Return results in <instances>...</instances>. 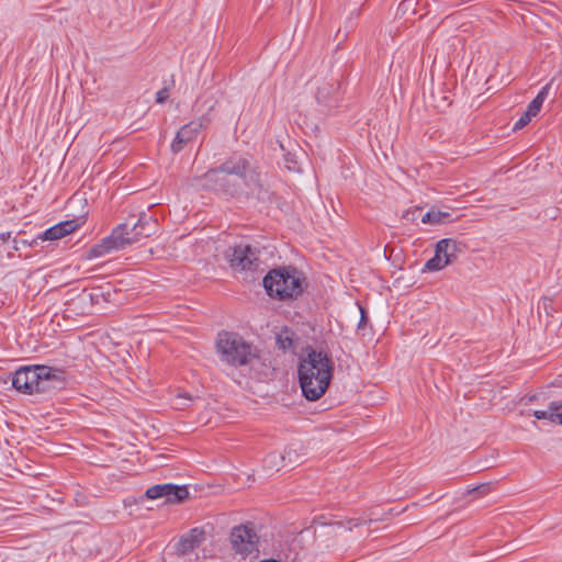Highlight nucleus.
<instances>
[{
  "label": "nucleus",
  "instance_id": "1",
  "mask_svg": "<svg viewBox=\"0 0 562 562\" xmlns=\"http://www.w3.org/2000/svg\"><path fill=\"white\" fill-rule=\"evenodd\" d=\"M299 382L308 401L321 398L333 378L334 362L328 353L307 348L299 364Z\"/></svg>",
  "mask_w": 562,
  "mask_h": 562
},
{
  "label": "nucleus",
  "instance_id": "2",
  "mask_svg": "<svg viewBox=\"0 0 562 562\" xmlns=\"http://www.w3.org/2000/svg\"><path fill=\"white\" fill-rule=\"evenodd\" d=\"M143 226L144 220L142 216L131 228L128 223L117 225L109 236L104 237L99 244L90 248L87 254V258L94 259L104 257L113 251L121 250L126 246L136 243L142 236H148L149 234H143L137 231L138 227L143 228Z\"/></svg>",
  "mask_w": 562,
  "mask_h": 562
},
{
  "label": "nucleus",
  "instance_id": "3",
  "mask_svg": "<svg viewBox=\"0 0 562 562\" xmlns=\"http://www.w3.org/2000/svg\"><path fill=\"white\" fill-rule=\"evenodd\" d=\"M216 349L223 362L246 366L256 357L252 346L235 333L222 331L217 336Z\"/></svg>",
  "mask_w": 562,
  "mask_h": 562
},
{
  "label": "nucleus",
  "instance_id": "4",
  "mask_svg": "<svg viewBox=\"0 0 562 562\" xmlns=\"http://www.w3.org/2000/svg\"><path fill=\"white\" fill-rule=\"evenodd\" d=\"M122 283H100L91 286L90 289H85L82 292V300L88 297L93 304H122L130 301L133 293H131L132 289L127 286H119ZM124 284L128 285V283Z\"/></svg>",
  "mask_w": 562,
  "mask_h": 562
},
{
  "label": "nucleus",
  "instance_id": "5",
  "mask_svg": "<svg viewBox=\"0 0 562 562\" xmlns=\"http://www.w3.org/2000/svg\"><path fill=\"white\" fill-rule=\"evenodd\" d=\"M225 259L229 263V267L237 272L262 270L260 268L259 250L248 244L241 243L228 247L225 251Z\"/></svg>",
  "mask_w": 562,
  "mask_h": 562
},
{
  "label": "nucleus",
  "instance_id": "6",
  "mask_svg": "<svg viewBox=\"0 0 562 562\" xmlns=\"http://www.w3.org/2000/svg\"><path fill=\"white\" fill-rule=\"evenodd\" d=\"M221 171L227 179L235 176L239 180V184L250 187L257 184L258 176L252 169L251 162L248 158L243 156H233L227 159L222 166Z\"/></svg>",
  "mask_w": 562,
  "mask_h": 562
},
{
  "label": "nucleus",
  "instance_id": "7",
  "mask_svg": "<svg viewBox=\"0 0 562 562\" xmlns=\"http://www.w3.org/2000/svg\"><path fill=\"white\" fill-rule=\"evenodd\" d=\"M231 543L236 553L247 557L258 551V536L248 526H237L232 529Z\"/></svg>",
  "mask_w": 562,
  "mask_h": 562
},
{
  "label": "nucleus",
  "instance_id": "8",
  "mask_svg": "<svg viewBox=\"0 0 562 562\" xmlns=\"http://www.w3.org/2000/svg\"><path fill=\"white\" fill-rule=\"evenodd\" d=\"M228 179L221 171V167L218 169H211L205 172L202 177H195L191 179L190 186L201 189L207 190H224L231 194H234L236 190H229L226 188V183Z\"/></svg>",
  "mask_w": 562,
  "mask_h": 562
},
{
  "label": "nucleus",
  "instance_id": "9",
  "mask_svg": "<svg viewBox=\"0 0 562 562\" xmlns=\"http://www.w3.org/2000/svg\"><path fill=\"white\" fill-rule=\"evenodd\" d=\"M35 371L32 367H25L18 370L13 376V386L23 393L34 394L45 391L44 385H40V381L36 380Z\"/></svg>",
  "mask_w": 562,
  "mask_h": 562
},
{
  "label": "nucleus",
  "instance_id": "10",
  "mask_svg": "<svg viewBox=\"0 0 562 562\" xmlns=\"http://www.w3.org/2000/svg\"><path fill=\"white\" fill-rule=\"evenodd\" d=\"M189 495L187 487L171 484L155 485L146 491V496L151 499L166 498V503H180Z\"/></svg>",
  "mask_w": 562,
  "mask_h": 562
},
{
  "label": "nucleus",
  "instance_id": "11",
  "mask_svg": "<svg viewBox=\"0 0 562 562\" xmlns=\"http://www.w3.org/2000/svg\"><path fill=\"white\" fill-rule=\"evenodd\" d=\"M204 125V119L202 117L191 121L188 124L183 125L178 131L173 142L171 143V150L173 153L181 151L188 143H190L196 137V135L202 131Z\"/></svg>",
  "mask_w": 562,
  "mask_h": 562
},
{
  "label": "nucleus",
  "instance_id": "12",
  "mask_svg": "<svg viewBox=\"0 0 562 562\" xmlns=\"http://www.w3.org/2000/svg\"><path fill=\"white\" fill-rule=\"evenodd\" d=\"M267 294L280 301L297 297L303 291V283H262Z\"/></svg>",
  "mask_w": 562,
  "mask_h": 562
},
{
  "label": "nucleus",
  "instance_id": "13",
  "mask_svg": "<svg viewBox=\"0 0 562 562\" xmlns=\"http://www.w3.org/2000/svg\"><path fill=\"white\" fill-rule=\"evenodd\" d=\"M85 223L83 218H72L68 221L60 222L50 228L46 229L42 235L37 238L41 240H57L60 239L71 233H74L77 228H79Z\"/></svg>",
  "mask_w": 562,
  "mask_h": 562
},
{
  "label": "nucleus",
  "instance_id": "14",
  "mask_svg": "<svg viewBox=\"0 0 562 562\" xmlns=\"http://www.w3.org/2000/svg\"><path fill=\"white\" fill-rule=\"evenodd\" d=\"M552 81L553 80H551L549 83H547L540 90V92L537 94V97L529 103L526 112L515 123V125H514V130L515 131L524 128L531 121L532 117L538 115V113L540 112L541 106H542L546 98L549 94V90H550V87L552 85Z\"/></svg>",
  "mask_w": 562,
  "mask_h": 562
},
{
  "label": "nucleus",
  "instance_id": "15",
  "mask_svg": "<svg viewBox=\"0 0 562 562\" xmlns=\"http://www.w3.org/2000/svg\"><path fill=\"white\" fill-rule=\"evenodd\" d=\"M307 277L293 266H281L271 269L261 281H305Z\"/></svg>",
  "mask_w": 562,
  "mask_h": 562
},
{
  "label": "nucleus",
  "instance_id": "16",
  "mask_svg": "<svg viewBox=\"0 0 562 562\" xmlns=\"http://www.w3.org/2000/svg\"><path fill=\"white\" fill-rule=\"evenodd\" d=\"M436 247L437 252L442 254L450 265L457 259L459 254L464 251L465 244L453 238H443L437 243Z\"/></svg>",
  "mask_w": 562,
  "mask_h": 562
},
{
  "label": "nucleus",
  "instance_id": "17",
  "mask_svg": "<svg viewBox=\"0 0 562 562\" xmlns=\"http://www.w3.org/2000/svg\"><path fill=\"white\" fill-rule=\"evenodd\" d=\"M204 540V530L200 528L191 529L187 535H184L179 543L178 551L181 554H187L192 552L195 548H198L202 541Z\"/></svg>",
  "mask_w": 562,
  "mask_h": 562
},
{
  "label": "nucleus",
  "instance_id": "18",
  "mask_svg": "<svg viewBox=\"0 0 562 562\" xmlns=\"http://www.w3.org/2000/svg\"><path fill=\"white\" fill-rule=\"evenodd\" d=\"M450 217V213L442 212L439 210H430L429 212L422 215L420 221L424 224L440 225L446 223Z\"/></svg>",
  "mask_w": 562,
  "mask_h": 562
},
{
  "label": "nucleus",
  "instance_id": "19",
  "mask_svg": "<svg viewBox=\"0 0 562 562\" xmlns=\"http://www.w3.org/2000/svg\"><path fill=\"white\" fill-rule=\"evenodd\" d=\"M32 368L33 371H35L34 374L36 380L40 381V385H44V387L46 389L47 382L54 376L53 369L45 366H35Z\"/></svg>",
  "mask_w": 562,
  "mask_h": 562
},
{
  "label": "nucleus",
  "instance_id": "20",
  "mask_svg": "<svg viewBox=\"0 0 562 562\" xmlns=\"http://www.w3.org/2000/svg\"><path fill=\"white\" fill-rule=\"evenodd\" d=\"M448 265L449 263H448L447 259H445L442 254L437 252V249H436L435 256L426 262L425 269L438 271V270L443 269Z\"/></svg>",
  "mask_w": 562,
  "mask_h": 562
},
{
  "label": "nucleus",
  "instance_id": "21",
  "mask_svg": "<svg viewBox=\"0 0 562 562\" xmlns=\"http://www.w3.org/2000/svg\"><path fill=\"white\" fill-rule=\"evenodd\" d=\"M335 92L336 88L334 85L325 83L317 89L316 99L319 103L327 104Z\"/></svg>",
  "mask_w": 562,
  "mask_h": 562
},
{
  "label": "nucleus",
  "instance_id": "22",
  "mask_svg": "<svg viewBox=\"0 0 562 562\" xmlns=\"http://www.w3.org/2000/svg\"><path fill=\"white\" fill-rule=\"evenodd\" d=\"M194 401V398L187 392H179L173 402L176 409H184Z\"/></svg>",
  "mask_w": 562,
  "mask_h": 562
},
{
  "label": "nucleus",
  "instance_id": "23",
  "mask_svg": "<svg viewBox=\"0 0 562 562\" xmlns=\"http://www.w3.org/2000/svg\"><path fill=\"white\" fill-rule=\"evenodd\" d=\"M552 423L562 425V402H552Z\"/></svg>",
  "mask_w": 562,
  "mask_h": 562
},
{
  "label": "nucleus",
  "instance_id": "24",
  "mask_svg": "<svg viewBox=\"0 0 562 562\" xmlns=\"http://www.w3.org/2000/svg\"><path fill=\"white\" fill-rule=\"evenodd\" d=\"M532 415L537 419H548L552 423V404L550 403L547 409H537L533 411Z\"/></svg>",
  "mask_w": 562,
  "mask_h": 562
},
{
  "label": "nucleus",
  "instance_id": "25",
  "mask_svg": "<svg viewBox=\"0 0 562 562\" xmlns=\"http://www.w3.org/2000/svg\"><path fill=\"white\" fill-rule=\"evenodd\" d=\"M422 212V209L420 207H415L413 210H408L406 211L404 214H403V218L406 220V221H415L418 215L420 214Z\"/></svg>",
  "mask_w": 562,
  "mask_h": 562
},
{
  "label": "nucleus",
  "instance_id": "26",
  "mask_svg": "<svg viewBox=\"0 0 562 562\" xmlns=\"http://www.w3.org/2000/svg\"><path fill=\"white\" fill-rule=\"evenodd\" d=\"M169 98L168 89L164 88L157 92L156 101L157 103H164Z\"/></svg>",
  "mask_w": 562,
  "mask_h": 562
},
{
  "label": "nucleus",
  "instance_id": "27",
  "mask_svg": "<svg viewBox=\"0 0 562 562\" xmlns=\"http://www.w3.org/2000/svg\"><path fill=\"white\" fill-rule=\"evenodd\" d=\"M278 459H279V456L277 454H270L268 456V458L266 459V462L271 465V467H277L278 465Z\"/></svg>",
  "mask_w": 562,
  "mask_h": 562
},
{
  "label": "nucleus",
  "instance_id": "28",
  "mask_svg": "<svg viewBox=\"0 0 562 562\" xmlns=\"http://www.w3.org/2000/svg\"><path fill=\"white\" fill-rule=\"evenodd\" d=\"M360 526V520L359 519H350L347 521V528L349 530H352L355 527H358Z\"/></svg>",
  "mask_w": 562,
  "mask_h": 562
},
{
  "label": "nucleus",
  "instance_id": "29",
  "mask_svg": "<svg viewBox=\"0 0 562 562\" xmlns=\"http://www.w3.org/2000/svg\"><path fill=\"white\" fill-rule=\"evenodd\" d=\"M278 337H291V333L288 329L282 330Z\"/></svg>",
  "mask_w": 562,
  "mask_h": 562
},
{
  "label": "nucleus",
  "instance_id": "30",
  "mask_svg": "<svg viewBox=\"0 0 562 562\" xmlns=\"http://www.w3.org/2000/svg\"><path fill=\"white\" fill-rule=\"evenodd\" d=\"M19 243H22L23 245H27V241H26V240H21V241L14 240V244H15L14 249H15V250H19V249H20V247L18 246V244H19Z\"/></svg>",
  "mask_w": 562,
  "mask_h": 562
},
{
  "label": "nucleus",
  "instance_id": "31",
  "mask_svg": "<svg viewBox=\"0 0 562 562\" xmlns=\"http://www.w3.org/2000/svg\"><path fill=\"white\" fill-rule=\"evenodd\" d=\"M0 238H2L3 240H5L7 238H10V233H8L7 235L5 234H1Z\"/></svg>",
  "mask_w": 562,
  "mask_h": 562
},
{
  "label": "nucleus",
  "instance_id": "32",
  "mask_svg": "<svg viewBox=\"0 0 562 562\" xmlns=\"http://www.w3.org/2000/svg\"><path fill=\"white\" fill-rule=\"evenodd\" d=\"M260 562H280V561H278L276 559H267V560H262Z\"/></svg>",
  "mask_w": 562,
  "mask_h": 562
},
{
  "label": "nucleus",
  "instance_id": "33",
  "mask_svg": "<svg viewBox=\"0 0 562 562\" xmlns=\"http://www.w3.org/2000/svg\"><path fill=\"white\" fill-rule=\"evenodd\" d=\"M411 2H412L411 0H404V1H403V3H402V5H409V4H411Z\"/></svg>",
  "mask_w": 562,
  "mask_h": 562
}]
</instances>
